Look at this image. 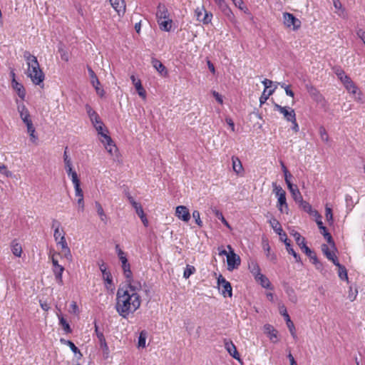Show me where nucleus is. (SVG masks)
<instances>
[{"mask_svg": "<svg viewBox=\"0 0 365 365\" xmlns=\"http://www.w3.org/2000/svg\"><path fill=\"white\" fill-rule=\"evenodd\" d=\"M141 291V282L125 284L118 289L115 308L120 317L128 319L130 314L140 308Z\"/></svg>", "mask_w": 365, "mask_h": 365, "instance_id": "f257e3e1", "label": "nucleus"}, {"mask_svg": "<svg viewBox=\"0 0 365 365\" xmlns=\"http://www.w3.org/2000/svg\"><path fill=\"white\" fill-rule=\"evenodd\" d=\"M24 58L26 61L27 71L26 74L35 85H41L44 81L45 75L40 68L37 58L28 51L24 52Z\"/></svg>", "mask_w": 365, "mask_h": 365, "instance_id": "f03ea898", "label": "nucleus"}, {"mask_svg": "<svg viewBox=\"0 0 365 365\" xmlns=\"http://www.w3.org/2000/svg\"><path fill=\"white\" fill-rule=\"evenodd\" d=\"M53 238L58 247H60L62 255L68 262H71L73 259L71 250L68 245L66 240L65 231L56 232L53 233Z\"/></svg>", "mask_w": 365, "mask_h": 365, "instance_id": "7ed1b4c3", "label": "nucleus"}, {"mask_svg": "<svg viewBox=\"0 0 365 365\" xmlns=\"http://www.w3.org/2000/svg\"><path fill=\"white\" fill-rule=\"evenodd\" d=\"M273 192L277 197V207L281 212L288 213V205L286 199V192L276 182H272Z\"/></svg>", "mask_w": 365, "mask_h": 365, "instance_id": "20e7f679", "label": "nucleus"}, {"mask_svg": "<svg viewBox=\"0 0 365 365\" xmlns=\"http://www.w3.org/2000/svg\"><path fill=\"white\" fill-rule=\"evenodd\" d=\"M85 108L86 110V113L90 118L91 121L94 125L96 130L98 132V134H100L101 137H108L106 134H104L103 133V123L100 120L98 113L88 104H86Z\"/></svg>", "mask_w": 365, "mask_h": 365, "instance_id": "39448f33", "label": "nucleus"}, {"mask_svg": "<svg viewBox=\"0 0 365 365\" xmlns=\"http://www.w3.org/2000/svg\"><path fill=\"white\" fill-rule=\"evenodd\" d=\"M17 109L20 113L21 118L27 126L28 131L30 133L31 137H34V133L35 130L33 127L32 121L30 119V114L28 109L24 104L19 105Z\"/></svg>", "mask_w": 365, "mask_h": 365, "instance_id": "423d86ee", "label": "nucleus"}, {"mask_svg": "<svg viewBox=\"0 0 365 365\" xmlns=\"http://www.w3.org/2000/svg\"><path fill=\"white\" fill-rule=\"evenodd\" d=\"M195 16L196 19L204 24L211 23L212 14L205 10V6H198L195 9Z\"/></svg>", "mask_w": 365, "mask_h": 365, "instance_id": "0eeeda50", "label": "nucleus"}, {"mask_svg": "<svg viewBox=\"0 0 365 365\" xmlns=\"http://www.w3.org/2000/svg\"><path fill=\"white\" fill-rule=\"evenodd\" d=\"M227 249L229 250V255L227 258V269L231 271L238 268L240 265L241 260L240 257L235 253L230 245H227Z\"/></svg>", "mask_w": 365, "mask_h": 365, "instance_id": "6e6552de", "label": "nucleus"}, {"mask_svg": "<svg viewBox=\"0 0 365 365\" xmlns=\"http://www.w3.org/2000/svg\"><path fill=\"white\" fill-rule=\"evenodd\" d=\"M217 284L219 287V290L225 297H232V289L231 284L222 275H220V277L217 278Z\"/></svg>", "mask_w": 365, "mask_h": 365, "instance_id": "1a4fd4ad", "label": "nucleus"}, {"mask_svg": "<svg viewBox=\"0 0 365 365\" xmlns=\"http://www.w3.org/2000/svg\"><path fill=\"white\" fill-rule=\"evenodd\" d=\"M223 14L232 23L236 22L235 16L225 0H214Z\"/></svg>", "mask_w": 365, "mask_h": 365, "instance_id": "9d476101", "label": "nucleus"}, {"mask_svg": "<svg viewBox=\"0 0 365 365\" xmlns=\"http://www.w3.org/2000/svg\"><path fill=\"white\" fill-rule=\"evenodd\" d=\"M283 19L284 25L290 28L292 26L293 30H297L301 26V21L296 18L292 14L285 12L283 14Z\"/></svg>", "mask_w": 365, "mask_h": 365, "instance_id": "9b49d317", "label": "nucleus"}, {"mask_svg": "<svg viewBox=\"0 0 365 365\" xmlns=\"http://www.w3.org/2000/svg\"><path fill=\"white\" fill-rule=\"evenodd\" d=\"M87 68L92 86L95 88L97 94L101 97H103L105 94V91L100 87V81L96 74L90 66H88Z\"/></svg>", "mask_w": 365, "mask_h": 365, "instance_id": "f8f14e48", "label": "nucleus"}, {"mask_svg": "<svg viewBox=\"0 0 365 365\" xmlns=\"http://www.w3.org/2000/svg\"><path fill=\"white\" fill-rule=\"evenodd\" d=\"M274 108L275 110H278L284 115V118L288 121H294L296 114L294 110L289 107H282L277 103H274Z\"/></svg>", "mask_w": 365, "mask_h": 365, "instance_id": "ddd939ff", "label": "nucleus"}, {"mask_svg": "<svg viewBox=\"0 0 365 365\" xmlns=\"http://www.w3.org/2000/svg\"><path fill=\"white\" fill-rule=\"evenodd\" d=\"M122 264V269L123 271V274L125 278V284H130L131 282H140L138 280H135L133 278V273L130 269V264L128 261L123 262Z\"/></svg>", "mask_w": 365, "mask_h": 365, "instance_id": "4468645a", "label": "nucleus"}, {"mask_svg": "<svg viewBox=\"0 0 365 365\" xmlns=\"http://www.w3.org/2000/svg\"><path fill=\"white\" fill-rule=\"evenodd\" d=\"M175 216L185 222H187L190 219V212L187 207L184 205H179L176 207Z\"/></svg>", "mask_w": 365, "mask_h": 365, "instance_id": "2eb2a0df", "label": "nucleus"}, {"mask_svg": "<svg viewBox=\"0 0 365 365\" xmlns=\"http://www.w3.org/2000/svg\"><path fill=\"white\" fill-rule=\"evenodd\" d=\"M102 143L110 155L112 156L117 155L118 148L112 138H103L102 140Z\"/></svg>", "mask_w": 365, "mask_h": 365, "instance_id": "dca6fc26", "label": "nucleus"}, {"mask_svg": "<svg viewBox=\"0 0 365 365\" xmlns=\"http://www.w3.org/2000/svg\"><path fill=\"white\" fill-rule=\"evenodd\" d=\"M224 345L225 349L230 354V356L237 360L240 359V356L237 350V348L231 340L225 339Z\"/></svg>", "mask_w": 365, "mask_h": 365, "instance_id": "f3484780", "label": "nucleus"}, {"mask_svg": "<svg viewBox=\"0 0 365 365\" xmlns=\"http://www.w3.org/2000/svg\"><path fill=\"white\" fill-rule=\"evenodd\" d=\"M264 332L268 336L270 341L273 343L278 341V332L271 324H266L264 325Z\"/></svg>", "mask_w": 365, "mask_h": 365, "instance_id": "a211bd4d", "label": "nucleus"}, {"mask_svg": "<svg viewBox=\"0 0 365 365\" xmlns=\"http://www.w3.org/2000/svg\"><path fill=\"white\" fill-rule=\"evenodd\" d=\"M95 331L96 333L101 349L103 350L104 354H108L109 352V348L106 343V338L103 332L98 331V327L96 324H95Z\"/></svg>", "mask_w": 365, "mask_h": 365, "instance_id": "6ab92c4d", "label": "nucleus"}, {"mask_svg": "<svg viewBox=\"0 0 365 365\" xmlns=\"http://www.w3.org/2000/svg\"><path fill=\"white\" fill-rule=\"evenodd\" d=\"M130 79L132 81V83L133 84V86H135V89H136V91L138 93V94L143 98V99H145L146 98V91L144 89L142 83H141V81L138 78H136L135 76L134 75H132L130 76Z\"/></svg>", "mask_w": 365, "mask_h": 365, "instance_id": "aec40b11", "label": "nucleus"}, {"mask_svg": "<svg viewBox=\"0 0 365 365\" xmlns=\"http://www.w3.org/2000/svg\"><path fill=\"white\" fill-rule=\"evenodd\" d=\"M112 7L119 16L124 15L125 12V2L124 0H109Z\"/></svg>", "mask_w": 365, "mask_h": 365, "instance_id": "412c9836", "label": "nucleus"}, {"mask_svg": "<svg viewBox=\"0 0 365 365\" xmlns=\"http://www.w3.org/2000/svg\"><path fill=\"white\" fill-rule=\"evenodd\" d=\"M279 239L281 241L284 242V243L285 244L286 250L288 252V253L292 255L294 257V258L295 259V261L297 262H299L301 261V258H300L299 255L292 247L290 242H289V240L287 239V235H285V236L284 237H282Z\"/></svg>", "mask_w": 365, "mask_h": 365, "instance_id": "4be33fe9", "label": "nucleus"}, {"mask_svg": "<svg viewBox=\"0 0 365 365\" xmlns=\"http://www.w3.org/2000/svg\"><path fill=\"white\" fill-rule=\"evenodd\" d=\"M169 16V12L165 5L163 4H159L156 11L157 21L170 18Z\"/></svg>", "mask_w": 365, "mask_h": 365, "instance_id": "5701e85b", "label": "nucleus"}, {"mask_svg": "<svg viewBox=\"0 0 365 365\" xmlns=\"http://www.w3.org/2000/svg\"><path fill=\"white\" fill-rule=\"evenodd\" d=\"M269 223L274 231L279 235V238L285 236L286 233L283 231L279 222L276 218L273 217L270 219Z\"/></svg>", "mask_w": 365, "mask_h": 365, "instance_id": "b1692460", "label": "nucleus"}, {"mask_svg": "<svg viewBox=\"0 0 365 365\" xmlns=\"http://www.w3.org/2000/svg\"><path fill=\"white\" fill-rule=\"evenodd\" d=\"M322 251L329 260L331 261L334 264L337 262L338 259L334 250H331L327 245L323 244L322 245Z\"/></svg>", "mask_w": 365, "mask_h": 365, "instance_id": "393cba45", "label": "nucleus"}, {"mask_svg": "<svg viewBox=\"0 0 365 365\" xmlns=\"http://www.w3.org/2000/svg\"><path fill=\"white\" fill-rule=\"evenodd\" d=\"M232 165L233 171L237 175H242L244 173V168L242 165L240 160L235 156L232 157Z\"/></svg>", "mask_w": 365, "mask_h": 365, "instance_id": "a878e982", "label": "nucleus"}, {"mask_svg": "<svg viewBox=\"0 0 365 365\" xmlns=\"http://www.w3.org/2000/svg\"><path fill=\"white\" fill-rule=\"evenodd\" d=\"M75 195L78 197L77 203L78 205V209L80 211L83 212L84 210V199H83V192L82 189L80 187H75Z\"/></svg>", "mask_w": 365, "mask_h": 365, "instance_id": "bb28decb", "label": "nucleus"}, {"mask_svg": "<svg viewBox=\"0 0 365 365\" xmlns=\"http://www.w3.org/2000/svg\"><path fill=\"white\" fill-rule=\"evenodd\" d=\"M294 200L297 202L299 201H302V195L298 189L297 186L295 185H288L287 186Z\"/></svg>", "mask_w": 365, "mask_h": 365, "instance_id": "cd10ccee", "label": "nucleus"}, {"mask_svg": "<svg viewBox=\"0 0 365 365\" xmlns=\"http://www.w3.org/2000/svg\"><path fill=\"white\" fill-rule=\"evenodd\" d=\"M333 4L336 9L335 12L337 15L343 19H346L347 17V14L341 1L339 0H334Z\"/></svg>", "mask_w": 365, "mask_h": 365, "instance_id": "c85d7f7f", "label": "nucleus"}, {"mask_svg": "<svg viewBox=\"0 0 365 365\" xmlns=\"http://www.w3.org/2000/svg\"><path fill=\"white\" fill-rule=\"evenodd\" d=\"M12 86L14 90L17 92L18 96L24 100L26 96V91L24 89V86L17 82L14 78L12 81Z\"/></svg>", "mask_w": 365, "mask_h": 365, "instance_id": "c756f323", "label": "nucleus"}, {"mask_svg": "<svg viewBox=\"0 0 365 365\" xmlns=\"http://www.w3.org/2000/svg\"><path fill=\"white\" fill-rule=\"evenodd\" d=\"M158 24L160 30L164 31H170L172 28L173 21L170 18L158 20Z\"/></svg>", "mask_w": 365, "mask_h": 365, "instance_id": "7c9ffc66", "label": "nucleus"}, {"mask_svg": "<svg viewBox=\"0 0 365 365\" xmlns=\"http://www.w3.org/2000/svg\"><path fill=\"white\" fill-rule=\"evenodd\" d=\"M153 66L160 73L162 76H166L168 74L165 66L158 59H152Z\"/></svg>", "mask_w": 365, "mask_h": 365, "instance_id": "2f4dec72", "label": "nucleus"}, {"mask_svg": "<svg viewBox=\"0 0 365 365\" xmlns=\"http://www.w3.org/2000/svg\"><path fill=\"white\" fill-rule=\"evenodd\" d=\"M301 250L313 260V264H317L319 263V260L317 256L313 253V252L307 246L306 242L302 245L300 247Z\"/></svg>", "mask_w": 365, "mask_h": 365, "instance_id": "473e14b6", "label": "nucleus"}, {"mask_svg": "<svg viewBox=\"0 0 365 365\" xmlns=\"http://www.w3.org/2000/svg\"><path fill=\"white\" fill-rule=\"evenodd\" d=\"M248 268H249L250 272L255 277V278H256L260 274H262L260 267H259V264H257V262L255 261L252 260V261L250 262Z\"/></svg>", "mask_w": 365, "mask_h": 365, "instance_id": "72a5a7b5", "label": "nucleus"}, {"mask_svg": "<svg viewBox=\"0 0 365 365\" xmlns=\"http://www.w3.org/2000/svg\"><path fill=\"white\" fill-rule=\"evenodd\" d=\"M100 270L102 272L103 279L109 284H112L113 279L111 274L107 270L106 266L103 263L100 265Z\"/></svg>", "mask_w": 365, "mask_h": 365, "instance_id": "f704fd0d", "label": "nucleus"}, {"mask_svg": "<svg viewBox=\"0 0 365 365\" xmlns=\"http://www.w3.org/2000/svg\"><path fill=\"white\" fill-rule=\"evenodd\" d=\"M334 264L338 267V275L341 280L348 281V274L346 269L344 266L341 265L339 261L335 262Z\"/></svg>", "mask_w": 365, "mask_h": 365, "instance_id": "c9c22d12", "label": "nucleus"}, {"mask_svg": "<svg viewBox=\"0 0 365 365\" xmlns=\"http://www.w3.org/2000/svg\"><path fill=\"white\" fill-rule=\"evenodd\" d=\"M255 279L259 282L262 287L267 289H272L269 279L264 274H260L258 277L255 278Z\"/></svg>", "mask_w": 365, "mask_h": 365, "instance_id": "e433bc0d", "label": "nucleus"}, {"mask_svg": "<svg viewBox=\"0 0 365 365\" xmlns=\"http://www.w3.org/2000/svg\"><path fill=\"white\" fill-rule=\"evenodd\" d=\"M95 206H96L97 213L99 215L101 220L102 222H103L105 224H106L107 221H108V217L103 209V207L98 202H95Z\"/></svg>", "mask_w": 365, "mask_h": 365, "instance_id": "4c0bfd02", "label": "nucleus"}, {"mask_svg": "<svg viewBox=\"0 0 365 365\" xmlns=\"http://www.w3.org/2000/svg\"><path fill=\"white\" fill-rule=\"evenodd\" d=\"M276 89V87H274L272 89L266 90L264 89L260 98H259V104L262 106V104L265 103L269 97L272 95V93L274 92Z\"/></svg>", "mask_w": 365, "mask_h": 365, "instance_id": "58836bf2", "label": "nucleus"}, {"mask_svg": "<svg viewBox=\"0 0 365 365\" xmlns=\"http://www.w3.org/2000/svg\"><path fill=\"white\" fill-rule=\"evenodd\" d=\"M11 252L16 257H20L21 255L22 247L16 240H14L11 242Z\"/></svg>", "mask_w": 365, "mask_h": 365, "instance_id": "ea45409f", "label": "nucleus"}, {"mask_svg": "<svg viewBox=\"0 0 365 365\" xmlns=\"http://www.w3.org/2000/svg\"><path fill=\"white\" fill-rule=\"evenodd\" d=\"M57 316L59 319V324L62 327L63 331L67 334L71 333L72 330L68 322L63 318L62 315L57 314Z\"/></svg>", "mask_w": 365, "mask_h": 365, "instance_id": "a19ab883", "label": "nucleus"}, {"mask_svg": "<svg viewBox=\"0 0 365 365\" xmlns=\"http://www.w3.org/2000/svg\"><path fill=\"white\" fill-rule=\"evenodd\" d=\"M148 336V332L145 330H143L140 332L138 337V346L139 348H145L146 346V339Z\"/></svg>", "mask_w": 365, "mask_h": 365, "instance_id": "79ce46f5", "label": "nucleus"}, {"mask_svg": "<svg viewBox=\"0 0 365 365\" xmlns=\"http://www.w3.org/2000/svg\"><path fill=\"white\" fill-rule=\"evenodd\" d=\"M290 234L294 237L297 244L300 247L305 242V238L302 237L298 232L292 230Z\"/></svg>", "mask_w": 365, "mask_h": 365, "instance_id": "37998d69", "label": "nucleus"}, {"mask_svg": "<svg viewBox=\"0 0 365 365\" xmlns=\"http://www.w3.org/2000/svg\"><path fill=\"white\" fill-rule=\"evenodd\" d=\"M115 248L119 260L121 262V263L128 261L126 254L121 250L119 245H116Z\"/></svg>", "mask_w": 365, "mask_h": 365, "instance_id": "c03bdc74", "label": "nucleus"}, {"mask_svg": "<svg viewBox=\"0 0 365 365\" xmlns=\"http://www.w3.org/2000/svg\"><path fill=\"white\" fill-rule=\"evenodd\" d=\"M195 271L196 269L194 266L187 264L184 270L183 277L188 279Z\"/></svg>", "mask_w": 365, "mask_h": 365, "instance_id": "a18cd8bd", "label": "nucleus"}, {"mask_svg": "<svg viewBox=\"0 0 365 365\" xmlns=\"http://www.w3.org/2000/svg\"><path fill=\"white\" fill-rule=\"evenodd\" d=\"M325 217L329 225H332L334 222L332 210L327 205L325 207Z\"/></svg>", "mask_w": 365, "mask_h": 365, "instance_id": "49530a36", "label": "nucleus"}, {"mask_svg": "<svg viewBox=\"0 0 365 365\" xmlns=\"http://www.w3.org/2000/svg\"><path fill=\"white\" fill-rule=\"evenodd\" d=\"M297 203H299L300 207H302L306 212L309 213L312 212V205L308 202L304 200L303 198H302V201H299Z\"/></svg>", "mask_w": 365, "mask_h": 365, "instance_id": "de8ad7c7", "label": "nucleus"}, {"mask_svg": "<svg viewBox=\"0 0 365 365\" xmlns=\"http://www.w3.org/2000/svg\"><path fill=\"white\" fill-rule=\"evenodd\" d=\"M214 213L215 215V216L221 220V222L226 226L228 228H231L230 224L228 223V222L225 220V218L224 217L222 213L218 210H214Z\"/></svg>", "mask_w": 365, "mask_h": 365, "instance_id": "09e8293b", "label": "nucleus"}, {"mask_svg": "<svg viewBox=\"0 0 365 365\" xmlns=\"http://www.w3.org/2000/svg\"><path fill=\"white\" fill-rule=\"evenodd\" d=\"M344 87L349 93L352 94H356L358 90L357 86L355 85L352 80L349 81V83L344 86Z\"/></svg>", "mask_w": 365, "mask_h": 365, "instance_id": "8fccbe9b", "label": "nucleus"}, {"mask_svg": "<svg viewBox=\"0 0 365 365\" xmlns=\"http://www.w3.org/2000/svg\"><path fill=\"white\" fill-rule=\"evenodd\" d=\"M68 177L71 178V180L73 184L74 188L81 186V182L78 178V174L76 172H74L73 173H71Z\"/></svg>", "mask_w": 365, "mask_h": 365, "instance_id": "3c124183", "label": "nucleus"}, {"mask_svg": "<svg viewBox=\"0 0 365 365\" xmlns=\"http://www.w3.org/2000/svg\"><path fill=\"white\" fill-rule=\"evenodd\" d=\"M51 227L53 230V233H55L56 232H61V231L63 230V229L61 227L60 222H58L56 219L52 220Z\"/></svg>", "mask_w": 365, "mask_h": 365, "instance_id": "603ef678", "label": "nucleus"}, {"mask_svg": "<svg viewBox=\"0 0 365 365\" xmlns=\"http://www.w3.org/2000/svg\"><path fill=\"white\" fill-rule=\"evenodd\" d=\"M192 217L195 219L196 224L199 227H202V222L200 219V213L198 210H194L192 212Z\"/></svg>", "mask_w": 365, "mask_h": 365, "instance_id": "864d4df0", "label": "nucleus"}, {"mask_svg": "<svg viewBox=\"0 0 365 365\" xmlns=\"http://www.w3.org/2000/svg\"><path fill=\"white\" fill-rule=\"evenodd\" d=\"M287 294L289 296V300L292 302L296 303L297 302V295L295 294V292H294V289H288L287 290Z\"/></svg>", "mask_w": 365, "mask_h": 365, "instance_id": "5fc2aeb1", "label": "nucleus"}, {"mask_svg": "<svg viewBox=\"0 0 365 365\" xmlns=\"http://www.w3.org/2000/svg\"><path fill=\"white\" fill-rule=\"evenodd\" d=\"M358 294L357 289L353 290L352 287H350L349 289L348 298L351 302H353L356 299Z\"/></svg>", "mask_w": 365, "mask_h": 365, "instance_id": "6e6d98bb", "label": "nucleus"}, {"mask_svg": "<svg viewBox=\"0 0 365 365\" xmlns=\"http://www.w3.org/2000/svg\"><path fill=\"white\" fill-rule=\"evenodd\" d=\"M334 73H335V74L336 75V76L338 77L339 79L342 78L344 76L346 75L345 73V72L344 71V70L341 69L340 67L334 68Z\"/></svg>", "mask_w": 365, "mask_h": 365, "instance_id": "4d7b16f0", "label": "nucleus"}, {"mask_svg": "<svg viewBox=\"0 0 365 365\" xmlns=\"http://www.w3.org/2000/svg\"><path fill=\"white\" fill-rule=\"evenodd\" d=\"M63 271L64 267L62 265L60 267H57V268H53V272L55 275V277L63 276Z\"/></svg>", "mask_w": 365, "mask_h": 365, "instance_id": "13d9d810", "label": "nucleus"}, {"mask_svg": "<svg viewBox=\"0 0 365 365\" xmlns=\"http://www.w3.org/2000/svg\"><path fill=\"white\" fill-rule=\"evenodd\" d=\"M287 327H288L292 336L294 338H296L297 335H296V331H295V327H294L293 322L292 321H290V322H287Z\"/></svg>", "mask_w": 365, "mask_h": 365, "instance_id": "bf43d9fd", "label": "nucleus"}, {"mask_svg": "<svg viewBox=\"0 0 365 365\" xmlns=\"http://www.w3.org/2000/svg\"><path fill=\"white\" fill-rule=\"evenodd\" d=\"M133 208L135 209V210L138 216H140V215H143V214H145L143 209L140 203L135 204V206L133 207Z\"/></svg>", "mask_w": 365, "mask_h": 365, "instance_id": "052dcab7", "label": "nucleus"}, {"mask_svg": "<svg viewBox=\"0 0 365 365\" xmlns=\"http://www.w3.org/2000/svg\"><path fill=\"white\" fill-rule=\"evenodd\" d=\"M66 345L70 347V349H71V351L74 354L80 353L79 349L77 348V346L71 341H67L66 342Z\"/></svg>", "mask_w": 365, "mask_h": 365, "instance_id": "680f3d73", "label": "nucleus"}, {"mask_svg": "<svg viewBox=\"0 0 365 365\" xmlns=\"http://www.w3.org/2000/svg\"><path fill=\"white\" fill-rule=\"evenodd\" d=\"M233 4L235 6L238 7L240 10H244L245 9H247V8L244 6V2L242 0H235L233 1Z\"/></svg>", "mask_w": 365, "mask_h": 365, "instance_id": "e2e57ef3", "label": "nucleus"}, {"mask_svg": "<svg viewBox=\"0 0 365 365\" xmlns=\"http://www.w3.org/2000/svg\"><path fill=\"white\" fill-rule=\"evenodd\" d=\"M324 237L327 240V242L331 245L332 248L334 249V240L332 239L331 234L329 232L326 233L325 236H324Z\"/></svg>", "mask_w": 365, "mask_h": 365, "instance_id": "0e129e2a", "label": "nucleus"}, {"mask_svg": "<svg viewBox=\"0 0 365 365\" xmlns=\"http://www.w3.org/2000/svg\"><path fill=\"white\" fill-rule=\"evenodd\" d=\"M284 180H285L287 185L288 186V185H292V183L291 182L290 179L292 178V175L289 173V171L284 172Z\"/></svg>", "mask_w": 365, "mask_h": 365, "instance_id": "69168bd1", "label": "nucleus"}, {"mask_svg": "<svg viewBox=\"0 0 365 365\" xmlns=\"http://www.w3.org/2000/svg\"><path fill=\"white\" fill-rule=\"evenodd\" d=\"M212 95L219 103L222 104V103H223L222 97L218 92L213 91Z\"/></svg>", "mask_w": 365, "mask_h": 365, "instance_id": "338daca9", "label": "nucleus"}, {"mask_svg": "<svg viewBox=\"0 0 365 365\" xmlns=\"http://www.w3.org/2000/svg\"><path fill=\"white\" fill-rule=\"evenodd\" d=\"M356 34L363 42H365V31L363 29H359L356 31Z\"/></svg>", "mask_w": 365, "mask_h": 365, "instance_id": "774afa93", "label": "nucleus"}]
</instances>
